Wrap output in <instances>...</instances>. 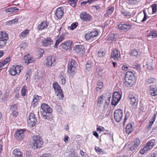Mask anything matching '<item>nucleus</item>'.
Here are the masks:
<instances>
[{
	"mask_svg": "<svg viewBox=\"0 0 157 157\" xmlns=\"http://www.w3.org/2000/svg\"><path fill=\"white\" fill-rule=\"evenodd\" d=\"M134 74L132 72H127L124 77L125 85L127 87L131 86L134 84Z\"/></svg>",
	"mask_w": 157,
	"mask_h": 157,
	"instance_id": "f257e3e1",
	"label": "nucleus"
},
{
	"mask_svg": "<svg viewBox=\"0 0 157 157\" xmlns=\"http://www.w3.org/2000/svg\"><path fill=\"white\" fill-rule=\"evenodd\" d=\"M68 64V73L70 74L72 76L75 73V70L77 66V63L74 59H71L69 61Z\"/></svg>",
	"mask_w": 157,
	"mask_h": 157,
	"instance_id": "f03ea898",
	"label": "nucleus"
},
{
	"mask_svg": "<svg viewBox=\"0 0 157 157\" xmlns=\"http://www.w3.org/2000/svg\"><path fill=\"white\" fill-rule=\"evenodd\" d=\"M32 144H33V147L34 149L39 148L41 147L43 142L42 139L39 136H34L32 138Z\"/></svg>",
	"mask_w": 157,
	"mask_h": 157,
	"instance_id": "7ed1b4c3",
	"label": "nucleus"
},
{
	"mask_svg": "<svg viewBox=\"0 0 157 157\" xmlns=\"http://www.w3.org/2000/svg\"><path fill=\"white\" fill-rule=\"evenodd\" d=\"M140 143V140L138 138L135 140L134 142H132L128 146L129 150L134 152L138 150L139 145Z\"/></svg>",
	"mask_w": 157,
	"mask_h": 157,
	"instance_id": "20e7f679",
	"label": "nucleus"
},
{
	"mask_svg": "<svg viewBox=\"0 0 157 157\" xmlns=\"http://www.w3.org/2000/svg\"><path fill=\"white\" fill-rule=\"evenodd\" d=\"M8 39V34L6 33L0 32V47L5 46Z\"/></svg>",
	"mask_w": 157,
	"mask_h": 157,
	"instance_id": "39448f33",
	"label": "nucleus"
},
{
	"mask_svg": "<svg viewBox=\"0 0 157 157\" xmlns=\"http://www.w3.org/2000/svg\"><path fill=\"white\" fill-rule=\"evenodd\" d=\"M28 118V123L30 127H32L36 125L37 120L35 118V115L33 113H31Z\"/></svg>",
	"mask_w": 157,
	"mask_h": 157,
	"instance_id": "423d86ee",
	"label": "nucleus"
},
{
	"mask_svg": "<svg viewBox=\"0 0 157 157\" xmlns=\"http://www.w3.org/2000/svg\"><path fill=\"white\" fill-rule=\"evenodd\" d=\"M147 91L152 96H157V85L156 84L151 85L147 88Z\"/></svg>",
	"mask_w": 157,
	"mask_h": 157,
	"instance_id": "0eeeda50",
	"label": "nucleus"
},
{
	"mask_svg": "<svg viewBox=\"0 0 157 157\" xmlns=\"http://www.w3.org/2000/svg\"><path fill=\"white\" fill-rule=\"evenodd\" d=\"M123 111L121 109L116 110L114 113V119L117 122H119L123 117Z\"/></svg>",
	"mask_w": 157,
	"mask_h": 157,
	"instance_id": "6e6552de",
	"label": "nucleus"
},
{
	"mask_svg": "<svg viewBox=\"0 0 157 157\" xmlns=\"http://www.w3.org/2000/svg\"><path fill=\"white\" fill-rule=\"evenodd\" d=\"M98 33V31L95 30L93 31H88L85 34V38L86 40H88L97 36Z\"/></svg>",
	"mask_w": 157,
	"mask_h": 157,
	"instance_id": "1a4fd4ad",
	"label": "nucleus"
},
{
	"mask_svg": "<svg viewBox=\"0 0 157 157\" xmlns=\"http://www.w3.org/2000/svg\"><path fill=\"white\" fill-rule=\"evenodd\" d=\"M118 28L122 31L127 32L132 27V25L122 22L117 25Z\"/></svg>",
	"mask_w": 157,
	"mask_h": 157,
	"instance_id": "9d476101",
	"label": "nucleus"
},
{
	"mask_svg": "<svg viewBox=\"0 0 157 157\" xmlns=\"http://www.w3.org/2000/svg\"><path fill=\"white\" fill-rule=\"evenodd\" d=\"M130 104L135 106H137L138 104V97L135 95L130 94L128 96Z\"/></svg>",
	"mask_w": 157,
	"mask_h": 157,
	"instance_id": "9b49d317",
	"label": "nucleus"
},
{
	"mask_svg": "<svg viewBox=\"0 0 157 157\" xmlns=\"http://www.w3.org/2000/svg\"><path fill=\"white\" fill-rule=\"evenodd\" d=\"M24 132L25 130L23 129H20L17 130L14 135L16 139L19 140L23 139L25 136Z\"/></svg>",
	"mask_w": 157,
	"mask_h": 157,
	"instance_id": "f8f14e48",
	"label": "nucleus"
},
{
	"mask_svg": "<svg viewBox=\"0 0 157 157\" xmlns=\"http://www.w3.org/2000/svg\"><path fill=\"white\" fill-rule=\"evenodd\" d=\"M80 17L81 20L84 21H90L92 19L91 16L85 12L81 13L80 14Z\"/></svg>",
	"mask_w": 157,
	"mask_h": 157,
	"instance_id": "ddd939ff",
	"label": "nucleus"
},
{
	"mask_svg": "<svg viewBox=\"0 0 157 157\" xmlns=\"http://www.w3.org/2000/svg\"><path fill=\"white\" fill-rule=\"evenodd\" d=\"M111 57L116 61H118L120 59V54L117 49L114 50L111 53Z\"/></svg>",
	"mask_w": 157,
	"mask_h": 157,
	"instance_id": "4468645a",
	"label": "nucleus"
},
{
	"mask_svg": "<svg viewBox=\"0 0 157 157\" xmlns=\"http://www.w3.org/2000/svg\"><path fill=\"white\" fill-rule=\"evenodd\" d=\"M56 61V59L55 57L51 56H49L46 59L45 64L48 67L54 65V63Z\"/></svg>",
	"mask_w": 157,
	"mask_h": 157,
	"instance_id": "2eb2a0df",
	"label": "nucleus"
},
{
	"mask_svg": "<svg viewBox=\"0 0 157 157\" xmlns=\"http://www.w3.org/2000/svg\"><path fill=\"white\" fill-rule=\"evenodd\" d=\"M74 48L75 52L80 54H83L85 53V50L82 45H76Z\"/></svg>",
	"mask_w": 157,
	"mask_h": 157,
	"instance_id": "dca6fc26",
	"label": "nucleus"
},
{
	"mask_svg": "<svg viewBox=\"0 0 157 157\" xmlns=\"http://www.w3.org/2000/svg\"><path fill=\"white\" fill-rule=\"evenodd\" d=\"M72 42L70 41H64L60 44V47L63 49L67 51L70 50L71 49Z\"/></svg>",
	"mask_w": 157,
	"mask_h": 157,
	"instance_id": "f3484780",
	"label": "nucleus"
},
{
	"mask_svg": "<svg viewBox=\"0 0 157 157\" xmlns=\"http://www.w3.org/2000/svg\"><path fill=\"white\" fill-rule=\"evenodd\" d=\"M52 44L53 40L50 37H48L47 38H44L42 40L41 44L45 47L48 46Z\"/></svg>",
	"mask_w": 157,
	"mask_h": 157,
	"instance_id": "a211bd4d",
	"label": "nucleus"
},
{
	"mask_svg": "<svg viewBox=\"0 0 157 157\" xmlns=\"http://www.w3.org/2000/svg\"><path fill=\"white\" fill-rule=\"evenodd\" d=\"M41 99V96L38 95H35L33 97V101L31 103V106L33 107L36 106L38 104V102Z\"/></svg>",
	"mask_w": 157,
	"mask_h": 157,
	"instance_id": "6ab92c4d",
	"label": "nucleus"
},
{
	"mask_svg": "<svg viewBox=\"0 0 157 157\" xmlns=\"http://www.w3.org/2000/svg\"><path fill=\"white\" fill-rule=\"evenodd\" d=\"M41 108L43 111L46 112V113H51L52 112V109L47 104H41Z\"/></svg>",
	"mask_w": 157,
	"mask_h": 157,
	"instance_id": "aec40b11",
	"label": "nucleus"
},
{
	"mask_svg": "<svg viewBox=\"0 0 157 157\" xmlns=\"http://www.w3.org/2000/svg\"><path fill=\"white\" fill-rule=\"evenodd\" d=\"M63 14V9L61 7L58 8L55 13L56 16L58 19L61 18Z\"/></svg>",
	"mask_w": 157,
	"mask_h": 157,
	"instance_id": "412c9836",
	"label": "nucleus"
},
{
	"mask_svg": "<svg viewBox=\"0 0 157 157\" xmlns=\"http://www.w3.org/2000/svg\"><path fill=\"white\" fill-rule=\"evenodd\" d=\"M10 61V59L9 57H7L4 60L0 62V70L6 68L5 65Z\"/></svg>",
	"mask_w": 157,
	"mask_h": 157,
	"instance_id": "4be33fe9",
	"label": "nucleus"
},
{
	"mask_svg": "<svg viewBox=\"0 0 157 157\" xmlns=\"http://www.w3.org/2000/svg\"><path fill=\"white\" fill-rule=\"evenodd\" d=\"M156 81V79L155 78L150 77L146 79L144 84L146 86H150L151 84L155 83Z\"/></svg>",
	"mask_w": 157,
	"mask_h": 157,
	"instance_id": "5701e85b",
	"label": "nucleus"
},
{
	"mask_svg": "<svg viewBox=\"0 0 157 157\" xmlns=\"http://www.w3.org/2000/svg\"><path fill=\"white\" fill-rule=\"evenodd\" d=\"M155 140L154 139H152L148 141L145 146L146 147L147 149L149 150L150 149H152L155 144Z\"/></svg>",
	"mask_w": 157,
	"mask_h": 157,
	"instance_id": "b1692460",
	"label": "nucleus"
},
{
	"mask_svg": "<svg viewBox=\"0 0 157 157\" xmlns=\"http://www.w3.org/2000/svg\"><path fill=\"white\" fill-rule=\"evenodd\" d=\"M13 157H23V153L19 149H15L13 151Z\"/></svg>",
	"mask_w": 157,
	"mask_h": 157,
	"instance_id": "393cba45",
	"label": "nucleus"
},
{
	"mask_svg": "<svg viewBox=\"0 0 157 157\" xmlns=\"http://www.w3.org/2000/svg\"><path fill=\"white\" fill-rule=\"evenodd\" d=\"M48 25V23L46 21H43L38 25L37 28L39 30L44 29L47 27Z\"/></svg>",
	"mask_w": 157,
	"mask_h": 157,
	"instance_id": "a878e982",
	"label": "nucleus"
},
{
	"mask_svg": "<svg viewBox=\"0 0 157 157\" xmlns=\"http://www.w3.org/2000/svg\"><path fill=\"white\" fill-rule=\"evenodd\" d=\"M52 86L53 88L54 89L56 92V93H57L56 92L58 91L61 92V90H62L61 87L57 82H54L53 83Z\"/></svg>",
	"mask_w": 157,
	"mask_h": 157,
	"instance_id": "bb28decb",
	"label": "nucleus"
},
{
	"mask_svg": "<svg viewBox=\"0 0 157 157\" xmlns=\"http://www.w3.org/2000/svg\"><path fill=\"white\" fill-rule=\"evenodd\" d=\"M59 77L60 79V82L63 85L66 83V75L63 72H61L59 75Z\"/></svg>",
	"mask_w": 157,
	"mask_h": 157,
	"instance_id": "cd10ccee",
	"label": "nucleus"
},
{
	"mask_svg": "<svg viewBox=\"0 0 157 157\" xmlns=\"http://www.w3.org/2000/svg\"><path fill=\"white\" fill-rule=\"evenodd\" d=\"M24 59L25 60V63L27 65L33 63L34 61L33 58L30 56L29 57L27 55L24 56Z\"/></svg>",
	"mask_w": 157,
	"mask_h": 157,
	"instance_id": "c85d7f7f",
	"label": "nucleus"
},
{
	"mask_svg": "<svg viewBox=\"0 0 157 157\" xmlns=\"http://www.w3.org/2000/svg\"><path fill=\"white\" fill-rule=\"evenodd\" d=\"M140 54V52L138 49H134L131 50L130 52V55L132 56H137Z\"/></svg>",
	"mask_w": 157,
	"mask_h": 157,
	"instance_id": "c756f323",
	"label": "nucleus"
},
{
	"mask_svg": "<svg viewBox=\"0 0 157 157\" xmlns=\"http://www.w3.org/2000/svg\"><path fill=\"white\" fill-rule=\"evenodd\" d=\"M126 132L129 134L133 131L132 125L131 123L127 124L125 128Z\"/></svg>",
	"mask_w": 157,
	"mask_h": 157,
	"instance_id": "7c9ffc66",
	"label": "nucleus"
},
{
	"mask_svg": "<svg viewBox=\"0 0 157 157\" xmlns=\"http://www.w3.org/2000/svg\"><path fill=\"white\" fill-rule=\"evenodd\" d=\"M63 39L64 37L63 34L60 36V37L56 40L54 46L55 48H57L59 44L63 40Z\"/></svg>",
	"mask_w": 157,
	"mask_h": 157,
	"instance_id": "2f4dec72",
	"label": "nucleus"
},
{
	"mask_svg": "<svg viewBox=\"0 0 157 157\" xmlns=\"http://www.w3.org/2000/svg\"><path fill=\"white\" fill-rule=\"evenodd\" d=\"M114 10V7H112L108 9L107 12L104 15V16L106 17L109 15H110L113 12Z\"/></svg>",
	"mask_w": 157,
	"mask_h": 157,
	"instance_id": "473e14b6",
	"label": "nucleus"
},
{
	"mask_svg": "<svg viewBox=\"0 0 157 157\" xmlns=\"http://www.w3.org/2000/svg\"><path fill=\"white\" fill-rule=\"evenodd\" d=\"M10 74L12 75H15L17 74V72L16 70V68H15V66H12L9 71Z\"/></svg>",
	"mask_w": 157,
	"mask_h": 157,
	"instance_id": "72a5a7b5",
	"label": "nucleus"
},
{
	"mask_svg": "<svg viewBox=\"0 0 157 157\" xmlns=\"http://www.w3.org/2000/svg\"><path fill=\"white\" fill-rule=\"evenodd\" d=\"M27 87L26 86H24L22 88L21 91V94L23 97H24L26 95V93L28 90L27 89Z\"/></svg>",
	"mask_w": 157,
	"mask_h": 157,
	"instance_id": "f704fd0d",
	"label": "nucleus"
},
{
	"mask_svg": "<svg viewBox=\"0 0 157 157\" xmlns=\"http://www.w3.org/2000/svg\"><path fill=\"white\" fill-rule=\"evenodd\" d=\"M97 85L96 90L97 91H99L102 88L103 86V83L102 82L99 81L97 82Z\"/></svg>",
	"mask_w": 157,
	"mask_h": 157,
	"instance_id": "c9c22d12",
	"label": "nucleus"
},
{
	"mask_svg": "<svg viewBox=\"0 0 157 157\" xmlns=\"http://www.w3.org/2000/svg\"><path fill=\"white\" fill-rule=\"evenodd\" d=\"M122 15L128 18L130 17L132 15V13L125 10H122L121 11Z\"/></svg>",
	"mask_w": 157,
	"mask_h": 157,
	"instance_id": "e433bc0d",
	"label": "nucleus"
},
{
	"mask_svg": "<svg viewBox=\"0 0 157 157\" xmlns=\"http://www.w3.org/2000/svg\"><path fill=\"white\" fill-rule=\"evenodd\" d=\"M148 37H152L153 38L157 37V31H153L150 32L149 34L147 36Z\"/></svg>",
	"mask_w": 157,
	"mask_h": 157,
	"instance_id": "4c0bfd02",
	"label": "nucleus"
},
{
	"mask_svg": "<svg viewBox=\"0 0 157 157\" xmlns=\"http://www.w3.org/2000/svg\"><path fill=\"white\" fill-rule=\"evenodd\" d=\"M120 100L117 99L115 97L112 98V100L111 104L114 105V106H116Z\"/></svg>",
	"mask_w": 157,
	"mask_h": 157,
	"instance_id": "58836bf2",
	"label": "nucleus"
},
{
	"mask_svg": "<svg viewBox=\"0 0 157 157\" xmlns=\"http://www.w3.org/2000/svg\"><path fill=\"white\" fill-rule=\"evenodd\" d=\"M113 97L116 98L117 99L121 100V95L120 94L119 92H115L113 93Z\"/></svg>",
	"mask_w": 157,
	"mask_h": 157,
	"instance_id": "ea45409f",
	"label": "nucleus"
},
{
	"mask_svg": "<svg viewBox=\"0 0 157 157\" xmlns=\"http://www.w3.org/2000/svg\"><path fill=\"white\" fill-rule=\"evenodd\" d=\"M57 93H56V95L59 98L60 100H62L64 97L63 94V93L62 90H61V92H59V91L56 92Z\"/></svg>",
	"mask_w": 157,
	"mask_h": 157,
	"instance_id": "a19ab883",
	"label": "nucleus"
},
{
	"mask_svg": "<svg viewBox=\"0 0 157 157\" xmlns=\"http://www.w3.org/2000/svg\"><path fill=\"white\" fill-rule=\"evenodd\" d=\"M15 68H16V70L17 72V74H19L22 70L23 67L20 65H16L15 66Z\"/></svg>",
	"mask_w": 157,
	"mask_h": 157,
	"instance_id": "79ce46f5",
	"label": "nucleus"
},
{
	"mask_svg": "<svg viewBox=\"0 0 157 157\" xmlns=\"http://www.w3.org/2000/svg\"><path fill=\"white\" fill-rule=\"evenodd\" d=\"M152 9V13H156L157 11V5L156 4H153L151 6Z\"/></svg>",
	"mask_w": 157,
	"mask_h": 157,
	"instance_id": "37998d69",
	"label": "nucleus"
},
{
	"mask_svg": "<svg viewBox=\"0 0 157 157\" xmlns=\"http://www.w3.org/2000/svg\"><path fill=\"white\" fill-rule=\"evenodd\" d=\"M141 0H129L128 3L131 5H136Z\"/></svg>",
	"mask_w": 157,
	"mask_h": 157,
	"instance_id": "c03bdc74",
	"label": "nucleus"
},
{
	"mask_svg": "<svg viewBox=\"0 0 157 157\" xmlns=\"http://www.w3.org/2000/svg\"><path fill=\"white\" fill-rule=\"evenodd\" d=\"M17 104H15L10 105V109L12 111H16L17 109Z\"/></svg>",
	"mask_w": 157,
	"mask_h": 157,
	"instance_id": "a18cd8bd",
	"label": "nucleus"
},
{
	"mask_svg": "<svg viewBox=\"0 0 157 157\" xmlns=\"http://www.w3.org/2000/svg\"><path fill=\"white\" fill-rule=\"evenodd\" d=\"M29 29H26L22 32L20 34V36L24 38L29 33Z\"/></svg>",
	"mask_w": 157,
	"mask_h": 157,
	"instance_id": "49530a36",
	"label": "nucleus"
},
{
	"mask_svg": "<svg viewBox=\"0 0 157 157\" xmlns=\"http://www.w3.org/2000/svg\"><path fill=\"white\" fill-rule=\"evenodd\" d=\"M105 52H104L102 50H101L98 52V56L100 57H103L105 56Z\"/></svg>",
	"mask_w": 157,
	"mask_h": 157,
	"instance_id": "de8ad7c7",
	"label": "nucleus"
},
{
	"mask_svg": "<svg viewBox=\"0 0 157 157\" xmlns=\"http://www.w3.org/2000/svg\"><path fill=\"white\" fill-rule=\"evenodd\" d=\"M78 24L77 22H75L72 23L70 27V29L72 30L74 29L77 26Z\"/></svg>",
	"mask_w": 157,
	"mask_h": 157,
	"instance_id": "09e8293b",
	"label": "nucleus"
},
{
	"mask_svg": "<svg viewBox=\"0 0 157 157\" xmlns=\"http://www.w3.org/2000/svg\"><path fill=\"white\" fill-rule=\"evenodd\" d=\"M77 0H69L68 2L72 6L75 7L77 2Z\"/></svg>",
	"mask_w": 157,
	"mask_h": 157,
	"instance_id": "8fccbe9b",
	"label": "nucleus"
},
{
	"mask_svg": "<svg viewBox=\"0 0 157 157\" xmlns=\"http://www.w3.org/2000/svg\"><path fill=\"white\" fill-rule=\"evenodd\" d=\"M148 150L146 147L145 146L143 149L140 150V153L141 154H143Z\"/></svg>",
	"mask_w": 157,
	"mask_h": 157,
	"instance_id": "3c124183",
	"label": "nucleus"
},
{
	"mask_svg": "<svg viewBox=\"0 0 157 157\" xmlns=\"http://www.w3.org/2000/svg\"><path fill=\"white\" fill-rule=\"evenodd\" d=\"M18 21V19L17 18H15L14 19H13V20L11 21H9L8 22V23L10 24L11 25L12 24H14L16 22H17Z\"/></svg>",
	"mask_w": 157,
	"mask_h": 157,
	"instance_id": "603ef678",
	"label": "nucleus"
},
{
	"mask_svg": "<svg viewBox=\"0 0 157 157\" xmlns=\"http://www.w3.org/2000/svg\"><path fill=\"white\" fill-rule=\"evenodd\" d=\"M92 66V64L90 62H87L86 65V68L88 71H89V69Z\"/></svg>",
	"mask_w": 157,
	"mask_h": 157,
	"instance_id": "864d4df0",
	"label": "nucleus"
},
{
	"mask_svg": "<svg viewBox=\"0 0 157 157\" xmlns=\"http://www.w3.org/2000/svg\"><path fill=\"white\" fill-rule=\"evenodd\" d=\"M56 108L58 112H60L62 110V108L60 105H56Z\"/></svg>",
	"mask_w": 157,
	"mask_h": 157,
	"instance_id": "5fc2aeb1",
	"label": "nucleus"
},
{
	"mask_svg": "<svg viewBox=\"0 0 157 157\" xmlns=\"http://www.w3.org/2000/svg\"><path fill=\"white\" fill-rule=\"evenodd\" d=\"M103 95H101V96L100 97H99L98 99V103H100V104H101L103 102Z\"/></svg>",
	"mask_w": 157,
	"mask_h": 157,
	"instance_id": "6e6d98bb",
	"label": "nucleus"
},
{
	"mask_svg": "<svg viewBox=\"0 0 157 157\" xmlns=\"http://www.w3.org/2000/svg\"><path fill=\"white\" fill-rule=\"evenodd\" d=\"M147 68L149 70H152V64L151 63H147L146 64Z\"/></svg>",
	"mask_w": 157,
	"mask_h": 157,
	"instance_id": "4d7b16f0",
	"label": "nucleus"
},
{
	"mask_svg": "<svg viewBox=\"0 0 157 157\" xmlns=\"http://www.w3.org/2000/svg\"><path fill=\"white\" fill-rule=\"evenodd\" d=\"M44 119H47L50 121H52V120L51 116L49 115V113H48L46 117H45Z\"/></svg>",
	"mask_w": 157,
	"mask_h": 157,
	"instance_id": "13d9d810",
	"label": "nucleus"
},
{
	"mask_svg": "<svg viewBox=\"0 0 157 157\" xmlns=\"http://www.w3.org/2000/svg\"><path fill=\"white\" fill-rule=\"evenodd\" d=\"M41 113L44 119L45 118V117L47 116L48 113H46V112L44 111L41 112Z\"/></svg>",
	"mask_w": 157,
	"mask_h": 157,
	"instance_id": "bf43d9fd",
	"label": "nucleus"
},
{
	"mask_svg": "<svg viewBox=\"0 0 157 157\" xmlns=\"http://www.w3.org/2000/svg\"><path fill=\"white\" fill-rule=\"evenodd\" d=\"M105 130V128L104 127L101 126H99L98 128H97V131H103Z\"/></svg>",
	"mask_w": 157,
	"mask_h": 157,
	"instance_id": "052dcab7",
	"label": "nucleus"
},
{
	"mask_svg": "<svg viewBox=\"0 0 157 157\" xmlns=\"http://www.w3.org/2000/svg\"><path fill=\"white\" fill-rule=\"evenodd\" d=\"M40 157H52V155L50 154L47 153L43 154Z\"/></svg>",
	"mask_w": 157,
	"mask_h": 157,
	"instance_id": "680f3d73",
	"label": "nucleus"
},
{
	"mask_svg": "<svg viewBox=\"0 0 157 157\" xmlns=\"http://www.w3.org/2000/svg\"><path fill=\"white\" fill-rule=\"evenodd\" d=\"M122 69L124 71H127L128 70V67L127 65H124L122 67Z\"/></svg>",
	"mask_w": 157,
	"mask_h": 157,
	"instance_id": "e2e57ef3",
	"label": "nucleus"
},
{
	"mask_svg": "<svg viewBox=\"0 0 157 157\" xmlns=\"http://www.w3.org/2000/svg\"><path fill=\"white\" fill-rule=\"evenodd\" d=\"M5 11L7 13L13 12L12 7L6 9Z\"/></svg>",
	"mask_w": 157,
	"mask_h": 157,
	"instance_id": "0e129e2a",
	"label": "nucleus"
},
{
	"mask_svg": "<svg viewBox=\"0 0 157 157\" xmlns=\"http://www.w3.org/2000/svg\"><path fill=\"white\" fill-rule=\"evenodd\" d=\"M93 7L95 8L97 10L99 11L101 10V7L99 6H92Z\"/></svg>",
	"mask_w": 157,
	"mask_h": 157,
	"instance_id": "69168bd1",
	"label": "nucleus"
},
{
	"mask_svg": "<svg viewBox=\"0 0 157 157\" xmlns=\"http://www.w3.org/2000/svg\"><path fill=\"white\" fill-rule=\"evenodd\" d=\"M18 114V112L16 111H12V115L14 117H16Z\"/></svg>",
	"mask_w": 157,
	"mask_h": 157,
	"instance_id": "338daca9",
	"label": "nucleus"
},
{
	"mask_svg": "<svg viewBox=\"0 0 157 157\" xmlns=\"http://www.w3.org/2000/svg\"><path fill=\"white\" fill-rule=\"evenodd\" d=\"M95 149L97 152H102V149L98 147H95Z\"/></svg>",
	"mask_w": 157,
	"mask_h": 157,
	"instance_id": "774afa93",
	"label": "nucleus"
}]
</instances>
